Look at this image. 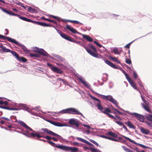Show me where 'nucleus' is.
Returning <instances> with one entry per match:
<instances>
[{"mask_svg": "<svg viewBox=\"0 0 152 152\" xmlns=\"http://www.w3.org/2000/svg\"><path fill=\"white\" fill-rule=\"evenodd\" d=\"M81 45L86 49L88 53L91 56L96 58L98 57L99 54L97 52V50L92 45H91L89 47L92 49L94 52H92L91 50L84 45Z\"/></svg>", "mask_w": 152, "mask_h": 152, "instance_id": "nucleus-1", "label": "nucleus"}, {"mask_svg": "<svg viewBox=\"0 0 152 152\" xmlns=\"http://www.w3.org/2000/svg\"><path fill=\"white\" fill-rule=\"evenodd\" d=\"M101 97L104 99H106L112 102L115 104L116 107L119 108V106L118 105V103L117 101L114 99L112 96H105L104 95H100Z\"/></svg>", "mask_w": 152, "mask_h": 152, "instance_id": "nucleus-2", "label": "nucleus"}, {"mask_svg": "<svg viewBox=\"0 0 152 152\" xmlns=\"http://www.w3.org/2000/svg\"><path fill=\"white\" fill-rule=\"evenodd\" d=\"M42 130L44 131V132H45L48 134L57 137L59 139H60L62 138V137L61 136L52 132L51 130L47 128H42Z\"/></svg>", "mask_w": 152, "mask_h": 152, "instance_id": "nucleus-3", "label": "nucleus"}, {"mask_svg": "<svg viewBox=\"0 0 152 152\" xmlns=\"http://www.w3.org/2000/svg\"><path fill=\"white\" fill-rule=\"evenodd\" d=\"M11 53L13 56H15L19 61L26 62L27 61V59L26 58L23 57H19V55L14 51L12 52Z\"/></svg>", "mask_w": 152, "mask_h": 152, "instance_id": "nucleus-4", "label": "nucleus"}, {"mask_svg": "<svg viewBox=\"0 0 152 152\" xmlns=\"http://www.w3.org/2000/svg\"><path fill=\"white\" fill-rule=\"evenodd\" d=\"M68 113L69 114L80 115L83 116V115L76 109L73 108H67Z\"/></svg>", "mask_w": 152, "mask_h": 152, "instance_id": "nucleus-5", "label": "nucleus"}, {"mask_svg": "<svg viewBox=\"0 0 152 152\" xmlns=\"http://www.w3.org/2000/svg\"><path fill=\"white\" fill-rule=\"evenodd\" d=\"M68 113L69 114L80 115L83 116V115L76 109L73 108H67Z\"/></svg>", "mask_w": 152, "mask_h": 152, "instance_id": "nucleus-6", "label": "nucleus"}, {"mask_svg": "<svg viewBox=\"0 0 152 152\" xmlns=\"http://www.w3.org/2000/svg\"><path fill=\"white\" fill-rule=\"evenodd\" d=\"M63 150L66 151H70L71 152H77L79 151L78 148L76 147L63 146Z\"/></svg>", "mask_w": 152, "mask_h": 152, "instance_id": "nucleus-7", "label": "nucleus"}, {"mask_svg": "<svg viewBox=\"0 0 152 152\" xmlns=\"http://www.w3.org/2000/svg\"><path fill=\"white\" fill-rule=\"evenodd\" d=\"M102 112L110 118L114 119H116L115 117L109 114L110 113H111V111L107 107L105 108L104 110Z\"/></svg>", "mask_w": 152, "mask_h": 152, "instance_id": "nucleus-8", "label": "nucleus"}, {"mask_svg": "<svg viewBox=\"0 0 152 152\" xmlns=\"http://www.w3.org/2000/svg\"><path fill=\"white\" fill-rule=\"evenodd\" d=\"M15 41L16 42V43H14L15 44L17 45V46H19L23 50V51L26 53L27 54L28 53L30 52V50H28L27 48L25 47L24 45H22L21 44H19L17 41L15 40Z\"/></svg>", "mask_w": 152, "mask_h": 152, "instance_id": "nucleus-9", "label": "nucleus"}, {"mask_svg": "<svg viewBox=\"0 0 152 152\" xmlns=\"http://www.w3.org/2000/svg\"><path fill=\"white\" fill-rule=\"evenodd\" d=\"M133 115L135 116L137 119L140 121L142 122L144 121L145 118L143 115L137 113H134Z\"/></svg>", "mask_w": 152, "mask_h": 152, "instance_id": "nucleus-10", "label": "nucleus"}, {"mask_svg": "<svg viewBox=\"0 0 152 152\" xmlns=\"http://www.w3.org/2000/svg\"><path fill=\"white\" fill-rule=\"evenodd\" d=\"M36 52L39 54L40 55L45 56L48 57L49 55L43 49L37 48V50H35Z\"/></svg>", "mask_w": 152, "mask_h": 152, "instance_id": "nucleus-11", "label": "nucleus"}, {"mask_svg": "<svg viewBox=\"0 0 152 152\" xmlns=\"http://www.w3.org/2000/svg\"><path fill=\"white\" fill-rule=\"evenodd\" d=\"M57 32L60 35V36L63 38L67 40H70L69 38H71V37L68 36L66 34L63 33L61 31L58 30Z\"/></svg>", "mask_w": 152, "mask_h": 152, "instance_id": "nucleus-12", "label": "nucleus"}, {"mask_svg": "<svg viewBox=\"0 0 152 152\" xmlns=\"http://www.w3.org/2000/svg\"><path fill=\"white\" fill-rule=\"evenodd\" d=\"M0 38L3 39H7L9 42L11 43H16V42L15 41V39H12L9 37H6L0 34Z\"/></svg>", "mask_w": 152, "mask_h": 152, "instance_id": "nucleus-13", "label": "nucleus"}, {"mask_svg": "<svg viewBox=\"0 0 152 152\" xmlns=\"http://www.w3.org/2000/svg\"><path fill=\"white\" fill-rule=\"evenodd\" d=\"M35 24H37L44 27H51L53 26L45 23L43 22L35 21Z\"/></svg>", "mask_w": 152, "mask_h": 152, "instance_id": "nucleus-14", "label": "nucleus"}, {"mask_svg": "<svg viewBox=\"0 0 152 152\" xmlns=\"http://www.w3.org/2000/svg\"><path fill=\"white\" fill-rule=\"evenodd\" d=\"M48 142L50 145L53 146L55 147L60 149L63 150L64 145H57L55 143L50 141H48Z\"/></svg>", "mask_w": 152, "mask_h": 152, "instance_id": "nucleus-15", "label": "nucleus"}, {"mask_svg": "<svg viewBox=\"0 0 152 152\" xmlns=\"http://www.w3.org/2000/svg\"><path fill=\"white\" fill-rule=\"evenodd\" d=\"M0 48L1 49L0 50L1 52H10L11 53V52L12 51H11L10 49L7 48H6L5 47H4L3 44L1 43H0Z\"/></svg>", "mask_w": 152, "mask_h": 152, "instance_id": "nucleus-16", "label": "nucleus"}, {"mask_svg": "<svg viewBox=\"0 0 152 152\" xmlns=\"http://www.w3.org/2000/svg\"><path fill=\"white\" fill-rule=\"evenodd\" d=\"M47 121L51 124L57 126L61 127L64 126L62 124L59 122H54L49 120H48Z\"/></svg>", "mask_w": 152, "mask_h": 152, "instance_id": "nucleus-17", "label": "nucleus"}, {"mask_svg": "<svg viewBox=\"0 0 152 152\" xmlns=\"http://www.w3.org/2000/svg\"><path fill=\"white\" fill-rule=\"evenodd\" d=\"M105 58H104V60L106 64L114 69L117 68V67L113 63L108 60H105Z\"/></svg>", "mask_w": 152, "mask_h": 152, "instance_id": "nucleus-18", "label": "nucleus"}, {"mask_svg": "<svg viewBox=\"0 0 152 152\" xmlns=\"http://www.w3.org/2000/svg\"><path fill=\"white\" fill-rule=\"evenodd\" d=\"M69 123L71 125H75L76 127H78L79 126V124L78 123L73 119H71L69 120Z\"/></svg>", "mask_w": 152, "mask_h": 152, "instance_id": "nucleus-19", "label": "nucleus"}, {"mask_svg": "<svg viewBox=\"0 0 152 152\" xmlns=\"http://www.w3.org/2000/svg\"><path fill=\"white\" fill-rule=\"evenodd\" d=\"M125 124L129 128L134 129H135V126L130 121H128L127 122H125Z\"/></svg>", "mask_w": 152, "mask_h": 152, "instance_id": "nucleus-20", "label": "nucleus"}, {"mask_svg": "<svg viewBox=\"0 0 152 152\" xmlns=\"http://www.w3.org/2000/svg\"><path fill=\"white\" fill-rule=\"evenodd\" d=\"M78 79L81 83L84 85L87 88H89L90 87V85H89L83 78L80 77H78Z\"/></svg>", "mask_w": 152, "mask_h": 152, "instance_id": "nucleus-21", "label": "nucleus"}, {"mask_svg": "<svg viewBox=\"0 0 152 152\" xmlns=\"http://www.w3.org/2000/svg\"><path fill=\"white\" fill-rule=\"evenodd\" d=\"M18 123L22 125L25 128H26L30 130L31 131H33V129L28 126L26 124L22 121H19L18 122Z\"/></svg>", "mask_w": 152, "mask_h": 152, "instance_id": "nucleus-22", "label": "nucleus"}, {"mask_svg": "<svg viewBox=\"0 0 152 152\" xmlns=\"http://www.w3.org/2000/svg\"><path fill=\"white\" fill-rule=\"evenodd\" d=\"M66 28L67 29L73 33H78L77 31L76 30L74 29L73 28L71 27L69 25H67L66 26Z\"/></svg>", "mask_w": 152, "mask_h": 152, "instance_id": "nucleus-23", "label": "nucleus"}, {"mask_svg": "<svg viewBox=\"0 0 152 152\" xmlns=\"http://www.w3.org/2000/svg\"><path fill=\"white\" fill-rule=\"evenodd\" d=\"M0 108L10 110H18V109L17 108L10 107H5L3 106H0Z\"/></svg>", "mask_w": 152, "mask_h": 152, "instance_id": "nucleus-24", "label": "nucleus"}, {"mask_svg": "<svg viewBox=\"0 0 152 152\" xmlns=\"http://www.w3.org/2000/svg\"><path fill=\"white\" fill-rule=\"evenodd\" d=\"M106 134L107 135L110 136L114 138H117L118 135L115 133L111 131H110L107 132Z\"/></svg>", "mask_w": 152, "mask_h": 152, "instance_id": "nucleus-25", "label": "nucleus"}, {"mask_svg": "<svg viewBox=\"0 0 152 152\" xmlns=\"http://www.w3.org/2000/svg\"><path fill=\"white\" fill-rule=\"evenodd\" d=\"M131 86L135 89L140 92V91L137 88L135 83L132 80L129 82Z\"/></svg>", "mask_w": 152, "mask_h": 152, "instance_id": "nucleus-26", "label": "nucleus"}, {"mask_svg": "<svg viewBox=\"0 0 152 152\" xmlns=\"http://www.w3.org/2000/svg\"><path fill=\"white\" fill-rule=\"evenodd\" d=\"M2 10L3 12L10 15L15 16L16 15V14L7 10L5 9H2Z\"/></svg>", "mask_w": 152, "mask_h": 152, "instance_id": "nucleus-27", "label": "nucleus"}, {"mask_svg": "<svg viewBox=\"0 0 152 152\" xmlns=\"http://www.w3.org/2000/svg\"><path fill=\"white\" fill-rule=\"evenodd\" d=\"M140 131L142 133L145 134H148L150 133V131L149 130L146 129L142 127L141 128Z\"/></svg>", "mask_w": 152, "mask_h": 152, "instance_id": "nucleus-28", "label": "nucleus"}, {"mask_svg": "<svg viewBox=\"0 0 152 152\" xmlns=\"http://www.w3.org/2000/svg\"><path fill=\"white\" fill-rule=\"evenodd\" d=\"M82 36L83 38L85 39L86 40L89 42H92L93 40L88 35L82 34Z\"/></svg>", "mask_w": 152, "mask_h": 152, "instance_id": "nucleus-29", "label": "nucleus"}, {"mask_svg": "<svg viewBox=\"0 0 152 152\" xmlns=\"http://www.w3.org/2000/svg\"><path fill=\"white\" fill-rule=\"evenodd\" d=\"M30 135L31 137H33L34 138L35 137H37L38 138H40L42 137V136L38 133H30Z\"/></svg>", "mask_w": 152, "mask_h": 152, "instance_id": "nucleus-30", "label": "nucleus"}, {"mask_svg": "<svg viewBox=\"0 0 152 152\" xmlns=\"http://www.w3.org/2000/svg\"><path fill=\"white\" fill-rule=\"evenodd\" d=\"M101 102L100 101L97 102L96 103L97 107H98V110L100 111L102 110L103 109V108L101 104Z\"/></svg>", "mask_w": 152, "mask_h": 152, "instance_id": "nucleus-31", "label": "nucleus"}, {"mask_svg": "<svg viewBox=\"0 0 152 152\" xmlns=\"http://www.w3.org/2000/svg\"><path fill=\"white\" fill-rule=\"evenodd\" d=\"M67 21L71 22L72 23H75L77 24H79L80 25H83V24L81 23L79 21L76 20H67Z\"/></svg>", "mask_w": 152, "mask_h": 152, "instance_id": "nucleus-32", "label": "nucleus"}, {"mask_svg": "<svg viewBox=\"0 0 152 152\" xmlns=\"http://www.w3.org/2000/svg\"><path fill=\"white\" fill-rule=\"evenodd\" d=\"M110 59L112 60L113 61H115L117 63L119 64L120 63L119 61L118 60V59L117 58L115 57H113L111 56H109Z\"/></svg>", "mask_w": 152, "mask_h": 152, "instance_id": "nucleus-33", "label": "nucleus"}, {"mask_svg": "<svg viewBox=\"0 0 152 152\" xmlns=\"http://www.w3.org/2000/svg\"><path fill=\"white\" fill-rule=\"evenodd\" d=\"M142 106L143 107L146 111L148 112L149 113H151V110L147 105H145L144 104H143Z\"/></svg>", "mask_w": 152, "mask_h": 152, "instance_id": "nucleus-34", "label": "nucleus"}, {"mask_svg": "<svg viewBox=\"0 0 152 152\" xmlns=\"http://www.w3.org/2000/svg\"><path fill=\"white\" fill-rule=\"evenodd\" d=\"M122 136L125 139L128 140H129V141H130V142L132 143H133V144H136V142L133 140H131L129 138V137H126L124 135H122Z\"/></svg>", "mask_w": 152, "mask_h": 152, "instance_id": "nucleus-35", "label": "nucleus"}, {"mask_svg": "<svg viewBox=\"0 0 152 152\" xmlns=\"http://www.w3.org/2000/svg\"><path fill=\"white\" fill-rule=\"evenodd\" d=\"M89 150L91 152H99L100 151L96 148H93L91 147H89Z\"/></svg>", "mask_w": 152, "mask_h": 152, "instance_id": "nucleus-36", "label": "nucleus"}, {"mask_svg": "<svg viewBox=\"0 0 152 152\" xmlns=\"http://www.w3.org/2000/svg\"><path fill=\"white\" fill-rule=\"evenodd\" d=\"M76 139L78 140L81 141L82 142L85 143H86L87 140L84 139H82L79 137H77Z\"/></svg>", "mask_w": 152, "mask_h": 152, "instance_id": "nucleus-37", "label": "nucleus"}, {"mask_svg": "<svg viewBox=\"0 0 152 152\" xmlns=\"http://www.w3.org/2000/svg\"><path fill=\"white\" fill-rule=\"evenodd\" d=\"M16 16H18L19 18L20 19H21V20H24V21H26V19L27 18H26L21 16L20 15H18V14H16Z\"/></svg>", "mask_w": 152, "mask_h": 152, "instance_id": "nucleus-38", "label": "nucleus"}, {"mask_svg": "<svg viewBox=\"0 0 152 152\" xmlns=\"http://www.w3.org/2000/svg\"><path fill=\"white\" fill-rule=\"evenodd\" d=\"M146 118L148 120L152 121V115H148L146 116Z\"/></svg>", "mask_w": 152, "mask_h": 152, "instance_id": "nucleus-39", "label": "nucleus"}, {"mask_svg": "<svg viewBox=\"0 0 152 152\" xmlns=\"http://www.w3.org/2000/svg\"><path fill=\"white\" fill-rule=\"evenodd\" d=\"M29 55L31 57H38L39 56V55L37 54L31 53H30Z\"/></svg>", "mask_w": 152, "mask_h": 152, "instance_id": "nucleus-40", "label": "nucleus"}, {"mask_svg": "<svg viewBox=\"0 0 152 152\" xmlns=\"http://www.w3.org/2000/svg\"><path fill=\"white\" fill-rule=\"evenodd\" d=\"M58 68L57 67L54 66L51 68V70L54 72L57 73Z\"/></svg>", "mask_w": 152, "mask_h": 152, "instance_id": "nucleus-41", "label": "nucleus"}, {"mask_svg": "<svg viewBox=\"0 0 152 152\" xmlns=\"http://www.w3.org/2000/svg\"><path fill=\"white\" fill-rule=\"evenodd\" d=\"M113 52L115 54H120L118 49L117 48H114Z\"/></svg>", "mask_w": 152, "mask_h": 152, "instance_id": "nucleus-42", "label": "nucleus"}, {"mask_svg": "<svg viewBox=\"0 0 152 152\" xmlns=\"http://www.w3.org/2000/svg\"><path fill=\"white\" fill-rule=\"evenodd\" d=\"M125 76L126 77V79H127V80H128L129 82L132 80L129 77V75L128 74L125 75Z\"/></svg>", "mask_w": 152, "mask_h": 152, "instance_id": "nucleus-43", "label": "nucleus"}, {"mask_svg": "<svg viewBox=\"0 0 152 152\" xmlns=\"http://www.w3.org/2000/svg\"><path fill=\"white\" fill-rule=\"evenodd\" d=\"M60 113L63 114L64 113H68L67 109L63 110L60 111Z\"/></svg>", "mask_w": 152, "mask_h": 152, "instance_id": "nucleus-44", "label": "nucleus"}, {"mask_svg": "<svg viewBox=\"0 0 152 152\" xmlns=\"http://www.w3.org/2000/svg\"><path fill=\"white\" fill-rule=\"evenodd\" d=\"M28 11L30 12L33 13L34 11V10L31 7H29L28 8Z\"/></svg>", "mask_w": 152, "mask_h": 152, "instance_id": "nucleus-45", "label": "nucleus"}, {"mask_svg": "<svg viewBox=\"0 0 152 152\" xmlns=\"http://www.w3.org/2000/svg\"><path fill=\"white\" fill-rule=\"evenodd\" d=\"M122 148L125 151L127 152H129L130 150L129 148H127L125 146H122Z\"/></svg>", "mask_w": 152, "mask_h": 152, "instance_id": "nucleus-46", "label": "nucleus"}, {"mask_svg": "<svg viewBox=\"0 0 152 152\" xmlns=\"http://www.w3.org/2000/svg\"><path fill=\"white\" fill-rule=\"evenodd\" d=\"M49 17H51L56 19V20H58V21L59 20V18L57 16H54L53 15H49Z\"/></svg>", "mask_w": 152, "mask_h": 152, "instance_id": "nucleus-47", "label": "nucleus"}, {"mask_svg": "<svg viewBox=\"0 0 152 152\" xmlns=\"http://www.w3.org/2000/svg\"><path fill=\"white\" fill-rule=\"evenodd\" d=\"M125 62L126 63L128 64H130L132 63V61L131 60L129 59H128L127 58H126Z\"/></svg>", "mask_w": 152, "mask_h": 152, "instance_id": "nucleus-48", "label": "nucleus"}, {"mask_svg": "<svg viewBox=\"0 0 152 152\" xmlns=\"http://www.w3.org/2000/svg\"><path fill=\"white\" fill-rule=\"evenodd\" d=\"M90 141L91 142L94 143V144L96 145V146H99V144L97 142H96L95 141L93 140H91V139H90Z\"/></svg>", "mask_w": 152, "mask_h": 152, "instance_id": "nucleus-49", "label": "nucleus"}, {"mask_svg": "<svg viewBox=\"0 0 152 152\" xmlns=\"http://www.w3.org/2000/svg\"><path fill=\"white\" fill-rule=\"evenodd\" d=\"M26 21L29 22H31L34 24H35V21H33V20H30V19L27 18Z\"/></svg>", "mask_w": 152, "mask_h": 152, "instance_id": "nucleus-50", "label": "nucleus"}, {"mask_svg": "<svg viewBox=\"0 0 152 152\" xmlns=\"http://www.w3.org/2000/svg\"><path fill=\"white\" fill-rule=\"evenodd\" d=\"M94 42L95 44H96L97 46H98L99 47L101 48L102 47V46L101 45L98 43L96 41H94Z\"/></svg>", "mask_w": 152, "mask_h": 152, "instance_id": "nucleus-51", "label": "nucleus"}, {"mask_svg": "<svg viewBox=\"0 0 152 152\" xmlns=\"http://www.w3.org/2000/svg\"><path fill=\"white\" fill-rule=\"evenodd\" d=\"M94 42L95 44H96L97 46H98L99 47L101 48L102 47V46L101 45L98 43L96 41H94Z\"/></svg>", "mask_w": 152, "mask_h": 152, "instance_id": "nucleus-52", "label": "nucleus"}, {"mask_svg": "<svg viewBox=\"0 0 152 152\" xmlns=\"http://www.w3.org/2000/svg\"><path fill=\"white\" fill-rule=\"evenodd\" d=\"M115 138H114L113 137H110V140L113 141H116V142H118V139H115Z\"/></svg>", "mask_w": 152, "mask_h": 152, "instance_id": "nucleus-53", "label": "nucleus"}, {"mask_svg": "<svg viewBox=\"0 0 152 152\" xmlns=\"http://www.w3.org/2000/svg\"><path fill=\"white\" fill-rule=\"evenodd\" d=\"M86 143L87 145H89L90 146H92V147H94V145L92 144H91V143H90L88 141H87V140Z\"/></svg>", "mask_w": 152, "mask_h": 152, "instance_id": "nucleus-54", "label": "nucleus"}, {"mask_svg": "<svg viewBox=\"0 0 152 152\" xmlns=\"http://www.w3.org/2000/svg\"><path fill=\"white\" fill-rule=\"evenodd\" d=\"M115 121L116 123H117L120 126H122V125L123 124L122 123L118 121Z\"/></svg>", "mask_w": 152, "mask_h": 152, "instance_id": "nucleus-55", "label": "nucleus"}, {"mask_svg": "<svg viewBox=\"0 0 152 152\" xmlns=\"http://www.w3.org/2000/svg\"><path fill=\"white\" fill-rule=\"evenodd\" d=\"M73 144L74 145H76V146H79L80 145H81V144H80L78 142H74L73 143Z\"/></svg>", "mask_w": 152, "mask_h": 152, "instance_id": "nucleus-56", "label": "nucleus"}, {"mask_svg": "<svg viewBox=\"0 0 152 152\" xmlns=\"http://www.w3.org/2000/svg\"><path fill=\"white\" fill-rule=\"evenodd\" d=\"M45 138L48 140H50L52 139V137L49 136H45Z\"/></svg>", "mask_w": 152, "mask_h": 152, "instance_id": "nucleus-57", "label": "nucleus"}, {"mask_svg": "<svg viewBox=\"0 0 152 152\" xmlns=\"http://www.w3.org/2000/svg\"><path fill=\"white\" fill-rule=\"evenodd\" d=\"M133 75L134 78L136 79L137 77V75L135 72H133Z\"/></svg>", "mask_w": 152, "mask_h": 152, "instance_id": "nucleus-58", "label": "nucleus"}, {"mask_svg": "<svg viewBox=\"0 0 152 152\" xmlns=\"http://www.w3.org/2000/svg\"><path fill=\"white\" fill-rule=\"evenodd\" d=\"M69 40H68V41L72 42L74 43L77 42V41H76L75 40L73 39L71 37V38H69Z\"/></svg>", "mask_w": 152, "mask_h": 152, "instance_id": "nucleus-59", "label": "nucleus"}, {"mask_svg": "<svg viewBox=\"0 0 152 152\" xmlns=\"http://www.w3.org/2000/svg\"><path fill=\"white\" fill-rule=\"evenodd\" d=\"M57 73H59L60 74H61L62 73H63V71L62 70H61V69L58 68Z\"/></svg>", "mask_w": 152, "mask_h": 152, "instance_id": "nucleus-60", "label": "nucleus"}, {"mask_svg": "<svg viewBox=\"0 0 152 152\" xmlns=\"http://www.w3.org/2000/svg\"><path fill=\"white\" fill-rule=\"evenodd\" d=\"M91 98L94 100H95L97 102H98V101H100L99 99L97 98H96L95 97H94L93 96H92Z\"/></svg>", "mask_w": 152, "mask_h": 152, "instance_id": "nucleus-61", "label": "nucleus"}, {"mask_svg": "<svg viewBox=\"0 0 152 152\" xmlns=\"http://www.w3.org/2000/svg\"><path fill=\"white\" fill-rule=\"evenodd\" d=\"M122 126H123V128L124 129H125L126 131H127V132L128 131V130L127 128L126 127L124 124H123L122 125Z\"/></svg>", "mask_w": 152, "mask_h": 152, "instance_id": "nucleus-62", "label": "nucleus"}, {"mask_svg": "<svg viewBox=\"0 0 152 152\" xmlns=\"http://www.w3.org/2000/svg\"><path fill=\"white\" fill-rule=\"evenodd\" d=\"M102 137H103V138H104L105 139H108L109 140H110V137H107V136H105L104 135H103L102 136Z\"/></svg>", "mask_w": 152, "mask_h": 152, "instance_id": "nucleus-63", "label": "nucleus"}, {"mask_svg": "<svg viewBox=\"0 0 152 152\" xmlns=\"http://www.w3.org/2000/svg\"><path fill=\"white\" fill-rule=\"evenodd\" d=\"M5 31H6V32L4 33L5 34L7 35L9 34V30L7 29H5Z\"/></svg>", "mask_w": 152, "mask_h": 152, "instance_id": "nucleus-64", "label": "nucleus"}]
</instances>
